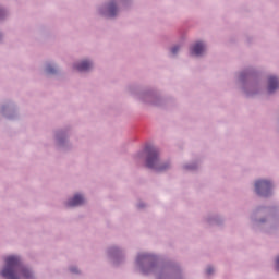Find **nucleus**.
<instances>
[{
	"label": "nucleus",
	"instance_id": "f257e3e1",
	"mask_svg": "<svg viewBox=\"0 0 279 279\" xmlns=\"http://www.w3.org/2000/svg\"><path fill=\"white\" fill-rule=\"evenodd\" d=\"M19 271L25 279H29L32 274L25 268H21V258L9 256L5 258V267L1 271V276L7 279H19Z\"/></svg>",
	"mask_w": 279,
	"mask_h": 279
},
{
	"label": "nucleus",
	"instance_id": "f03ea898",
	"mask_svg": "<svg viewBox=\"0 0 279 279\" xmlns=\"http://www.w3.org/2000/svg\"><path fill=\"white\" fill-rule=\"evenodd\" d=\"M146 167H148V169H154L155 171H167L171 168V165L169 162L160 161V153L157 148H148Z\"/></svg>",
	"mask_w": 279,
	"mask_h": 279
},
{
	"label": "nucleus",
	"instance_id": "7ed1b4c3",
	"mask_svg": "<svg viewBox=\"0 0 279 279\" xmlns=\"http://www.w3.org/2000/svg\"><path fill=\"white\" fill-rule=\"evenodd\" d=\"M271 182L267 180L256 181L255 191L257 195H262L263 197H267L271 191Z\"/></svg>",
	"mask_w": 279,
	"mask_h": 279
},
{
	"label": "nucleus",
	"instance_id": "20e7f679",
	"mask_svg": "<svg viewBox=\"0 0 279 279\" xmlns=\"http://www.w3.org/2000/svg\"><path fill=\"white\" fill-rule=\"evenodd\" d=\"M206 51V46L203 43H196L191 48V56H202Z\"/></svg>",
	"mask_w": 279,
	"mask_h": 279
},
{
	"label": "nucleus",
	"instance_id": "39448f33",
	"mask_svg": "<svg viewBox=\"0 0 279 279\" xmlns=\"http://www.w3.org/2000/svg\"><path fill=\"white\" fill-rule=\"evenodd\" d=\"M279 88V81L275 76H270L268 78V93H274V90H277Z\"/></svg>",
	"mask_w": 279,
	"mask_h": 279
},
{
	"label": "nucleus",
	"instance_id": "423d86ee",
	"mask_svg": "<svg viewBox=\"0 0 279 279\" xmlns=\"http://www.w3.org/2000/svg\"><path fill=\"white\" fill-rule=\"evenodd\" d=\"M84 204V197L80 194H76L72 199L68 202V206L74 207V206H82Z\"/></svg>",
	"mask_w": 279,
	"mask_h": 279
},
{
	"label": "nucleus",
	"instance_id": "0eeeda50",
	"mask_svg": "<svg viewBox=\"0 0 279 279\" xmlns=\"http://www.w3.org/2000/svg\"><path fill=\"white\" fill-rule=\"evenodd\" d=\"M93 66V63L89 61H82L80 64L75 65L76 71H88Z\"/></svg>",
	"mask_w": 279,
	"mask_h": 279
},
{
	"label": "nucleus",
	"instance_id": "6e6552de",
	"mask_svg": "<svg viewBox=\"0 0 279 279\" xmlns=\"http://www.w3.org/2000/svg\"><path fill=\"white\" fill-rule=\"evenodd\" d=\"M117 14V7H114V3L111 2L108 8V16L112 17Z\"/></svg>",
	"mask_w": 279,
	"mask_h": 279
},
{
	"label": "nucleus",
	"instance_id": "1a4fd4ad",
	"mask_svg": "<svg viewBox=\"0 0 279 279\" xmlns=\"http://www.w3.org/2000/svg\"><path fill=\"white\" fill-rule=\"evenodd\" d=\"M178 51H180V47H178V46H174V47L171 49V53H172L173 56H175V53H178Z\"/></svg>",
	"mask_w": 279,
	"mask_h": 279
},
{
	"label": "nucleus",
	"instance_id": "9d476101",
	"mask_svg": "<svg viewBox=\"0 0 279 279\" xmlns=\"http://www.w3.org/2000/svg\"><path fill=\"white\" fill-rule=\"evenodd\" d=\"M47 73H56V69L52 68L51 65H48Z\"/></svg>",
	"mask_w": 279,
	"mask_h": 279
},
{
	"label": "nucleus",
	"instance_id": "9b49d317",
	"mask_svg": "<svg viewBox=\"0 0 279 279\" xmlns=\"http://www.w3.org/2000/svg\"><path fill=\"white\" fill-rule=\"evenodd\" d=\"M276 269L277 271H279V256L277 257V260H276Z\"/></svg>",
	"mask_w": 279,
	"mask_h": 279
},
{
	"label": "nucleus",
	"instance_id": "f8f14e48",
	"mask_svg": "<svg viewBox=\"0 0 279 279\" xmlns=\"http://www.w3.org/2000/svg\"><path fill=\"white\" fill-rule=\"evenodd\" d=\"M143 258H147V255H140V256L137 257V260H143Z\"/></svg>",
	"mask_w": 279,
	"mask_h": 279
},
{
	"label": "nucleus",
	"instance_id": "ddd939ff",
	"mask_svg": "<svg viewBox=\"0 0 279 279\" xmlns=\"http://www.w3.org/2000/svg\"><path fill=\"white\" fill-rule=\"evenodd\" d=\"M213 271H214V270H213V267H208V268H207V274H208V276H210V274H213Z\"/></svg>",
	"mask_w": 279,
	"mask_h": 279
},
{
	"label": "nucleus",
	"instance_id": "4468645a",
	"mask_svg": "<svg viewBox=\"0 0 279 279\" xmlns=\"http://www.w3.org/2000/svg\"><path fill=\"white\" fill-rule=\"evenodd\" d=\"M71 271L73 272V274H77V269H71Z\"/></svg>",
	"mask_w": 279,
	"mask_h": 279
}]
</instances>
